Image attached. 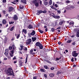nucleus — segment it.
I'll return each instance as SVG.
<instances>
[{
	"mask_svg": "<svg viewBox=\"0 0 79 79\" xmlns=\"http://www.w3.org/2000/svg\"><path fill=\"white\" fill-rule=\"evenodd\" d=\"M19 65L20 66H23V62L21 61H20L19 62Z\"/></svg>",
	"mask_w": 79,
	"mask_h": 79,
	"instance_id": "18",
	"label": "nucleus"
},
{
	"mask_svg": "<svg viewBox=\"0 0 79 79\" xmlns=\"http://www.w3.org/2000/svg\"><path fill=\"white\" fill-rule=\"evenodd\" d=\"M41 45V44H40V43L39 42H36L35 44V45L36 46H38V47L39 46Z\"/></svg>",
	"mask_w": 79,
	"mask_h": 79,
	"instance_id": "9",
	"label": "nucleus"
},
{
	"mask_svg": "<svg viewBox=\"0 0 79 79\" xmlns=\"http://www.w3.org/2000/svg\"><path fill=\"white\" fill-rule=\"evenodd\" d=\"M16 1H14L13 2H11V3H13V4H14V5L16 4Z\"/></svg>",
	"mask_w": 79,
	"mask_h": 79,
	"instance_id": "34",
	"label": "nucleus"
},
{
	"mask_svg": "<svg viewBox=\"0 0 79 79\" xmlns=\"http://www.w3.org/2000/svg\"><path fill=\"white\" fill-rule=\"evenodd\" d=\"M66 3H70V1L68 0L67 1H66Z\"/></svg>",
	"mask_w": 79,
	"mask_h": 79,
	"instance_id": "44",
	"label": "nucleus"
},
{
	"mask_svg": "<svg viewBox=\"0 0 79 79\" xmlns=\"http://www.w3.org/2000/svg\"><path fill=\"white\" fill-rule=\"evenodd\" d=\"M35 34V32L34 31V30H33L32 32L30 33V35H34Z\"/></svg>",
	"mask_w": 79,
	"mask_h": 79,
	"instance_id": "10",
	"label": "nucleus"
},
{
	"mask_svg": "<svg viewBox=\"0 0 79 79\" xmlns=\"http://www.w3.org/2000/svg\"><path fill=\"white\" fill-rule=\"evenodd\" d=\"M58 45H61V43L60 41H59L58 43Z\"/></svg>",
	"mask_w": 79,
	"mask_h": 79,
	"instance_id": "53",
	"label": "nucleus"
},
{
	"mask_svg": "<svg viewBox=\"0 0 79 79\" xmlns=\"http://www.w3.org/2000/svg\"><path fill=\"white\" fill-rule=\"evenodd\" d=\"M20 35L19 34L17 36V39H19V36Z\"/></svg>",
	"mask_w": 79,
	"mask_h": 79,
	"instance_id": "46",
	"label": "nucleus"
},
{
	"mask_svg": "<svg viewBox=\"0 0 79 79\" xmlns=\"http://www.w3.org/2000/svg\"><path fill=\"white\" fill-rule=\"evenodd\" d=\"M13 47H10L9 48V50H11V49H12Z\"/></svg>",
	"mask_w": 79,
	"mask_h": 79,
	"instance_id": "51",
	"label": "nucleus"
},
{
	"mask_svg": "<svg viewBox=\"0 0 79 79\" xmlns=\"http://www.w3.org/2000/svg\"><path fill=\"white\" fill-rule=\"evenodd\" d=\"M63 21H60V22H59V25H62L63 24Z\"/></svg>",
	"mask_w": 79,
	"mask_h": 79,
	"instance_id": "23",
	"label": "nucleus"
},
{
	"mask_svg": "<svg viewBox=\"0 0 79 79\" xmlns=\"http://www.w3.org/2000/svg\"><path fill=\"white\" fill-rule=\"evenodd\" d=\"M39 47L40 48V49H41V50H42L43 49V45H42V44H41Z\"/></svg>",
	"mask_w": 79,
	"mask_h": 79,
	"instance_id": "13",
	"label": "nucleus"
},
{
	"mask_svg": "<svg viewBox=\"0 0 79 79\" xmlns=\"http://www.w3.org/2000/svg\"><path fill=\"white\" fill-rule=\"evenodd\" d=\"M32 3L34 4H35V5L37 7V6H39V3L37 2V0H35L33 1Z\"/></svg>",
	"mask_w": 79,
	"mask_h": 79,
	"instance_id": "2",
	"label": "nucleus"
},
{
	"mask_svg": "<svg viewBox=\"0 0 79 79\" xmlns=\"http://www.w3.org/2000/svg\"><path fill=\"white\" fill-rule=\"evenodd\" d=\"M72 42V40H69L67 41V43H71Z\"/></svg>",
	"mask_w": 79,
	"mask_h": 79,
	"instance_id": "30",
	"label": "nucleus"
},
{
	"mask_svg": "<svg viewBox=\"0 0 79 79\" xmlns=\"http://www.w3.org/2000/svg\"><path fill=\"white\" fill-rule=\"evenodd\" d=\"M55 30H55V28L53 27L51 29V31H52V32H55Z\"/></svg>",
	"mask_w": 79,
	"mask_h": 79,
	"instance_id": "29",
	"label": "nucleus"
},
{
	"mask_svg": "<svg viewBox=\"0 0 79 79\" xmlns=\"http://www.w3.org/2000/svg\"><path fill=\"white\" fill-rule=\"evenodd\" d=\"M27 41H28L26 42V44H27V45H29V44L31 43L32 40L31 39H29L27 40Z\"/></svg>",
	"mask_w": 79,
	"mask_h": 79,
	"instance_id": "4",
	"label": "nucleus"
},
{
	"mask_svg": "<svg viewBox=\"0 0 79 79\" xmlns=\"http://www.w3.org/2000/svg\"><path fill=\"white\" fill-rule=\"evenodd\" d=\"M39 1L40 2V5H42V1H40V0H39Z\"/></svg>",
	"mask_w": 79,
	"mask_h": 79,
	"instance_id": "60",
	"label": "nucleus"
},
{
	"mask_svg": "<svg viewBox=\"0 0 79 79\" xmlns=\"http://www.w3.org/2000/svg\"><path fill=\"white\" fill-rule=\"evenodd\" d=\"M77 36L78 37H79V30H78L77 33Z\"/></svg>",
	"mask_w": 79,
	"mask_h": 79,
	"instance_id": "25",
	"label": "nucleus"
},
{
	"mask_svg": "<svg viewBox=\"0 0 79 79\" xmlns=\"http://www.w3.org/2000/svg\"><path fill=\"white\" fill-rule=\"evenodd\" d=\"M12 47L13 48V50H15V45H12Z\"/></svg>",
	"mask_w": 79,
	"mask_h": 79,
	"instance_id": "42",
	"label": "nucleus"
},
{
	"mask_svg": "<svg viewBox=\"0 0 79 79\" xmlns=\"http://www.w3.org/2000/svg\"><path fill=\"white\" fill-rule=\"evenodd\" d=\"M33 50L31 49L30 51V54L34 55V54H35V53L33 52Z\"/></svg>",
	"mask_w": 79,
	"mask_h": 79,
	"instance_id": "14",
	"label": "nucleus"
},
{
	"mask_svg": "<svg viewBox=\"0 0 79 79\" xmlns=\"http://www.w3.org/2000/svg\"><path fill=\"white\" fill-rule=\"evenodd\" d=\"M42 13H47V10H44V11H42Z\"/></svg>",
	"mask_w": 79,
	"mask_h": 79,
	"instance_id": "37",
	"label": "nucleus"
},
{
	"mask_svg": "<svg viewBox=\"0 0 79 79\" xmlns=\"http://www.w3.org/2000/svg\"><path fill=\"white\" fill-rule=\"evenodd\" d=\"M46 61V62H47V63H50V64L51 63H52L51 62H50L49 60H47Z\"/></svg>",
	"mask_w": 79,
	"mask_h": 79,
	"instance_id": "36",
	"label": "nucleus"
},
{
	"mask_svg": "<svg viewBox=\"0 0 79 79\" xmlns=\"http://www.w3.org/2000/svg\"><path fill=\"white\" fill-rule=\"evenodd\" d=\"M8 40V39L6 37H5L4 40V41L5 42H6L7 41V40Z\"/></svg>",
	"mask_w": 79,
	"mask_h": 79,
	"instance_id": "40",
	"label": "nucleus"
},
{
	"mask_svg": "<svg viewBox=\"0 0 79 79\" xmlns=\"http://www.w3.org/2000/svg\"><path fill=\"white\" fill-rule=\"evenodd\" d=\"M11 54H13L14 53V50H13L11 51Z\"/></svg>",
	"mask_w": 79,
	"mask_h": 79,
	"instance_id": "49",
	"label": "nucleus"
},
{
	"mask_svg": "<svg viewBox=\"0 0 79 79\" xmlns=\"http://www.w3.org/2000/svg\"><path fill=\"white\" fill-rule=\"evenodd\" d=\"M4 54L5 55V56H8V53H7V52H5L4 53Z\"/></svg>",
	"mask_w": 79,
	"mask_h": 79,
	"instance_id": "41",
	"label": "nucleus"
},
{
	"mask_svg": "<svg viewBox=\"0 0 79 79\" xmlns=\"http://www.w3.org/2000/svg\"><path fill=\"white\" fill-rule=\"evenodd\" d=\"M54 76H55V74L53 73H51L49 74V76L51 77H54Z\"/></svg>",
	"mask_w": 79,
	"mask_h": 79,
	"instance_id": "11",
	"label": "nucleus"
},
{
	"mask_svg": "<svg viewBox=\"0 0 79 79\" xmlns=\"http://www.w3.org/2000/svg\"><path fill=\"white\" fill-rule=\"evenodd\" d=\"M71 60V61H72V62H73V61H74V58L72 57V58Z\"/></svg>",
	"mask_w": 79,
	"mask_h": 79,
	"instance_id": "50",
	"label": "nucleus"
},
{
	"mask_svg": "<svg viewBox=\"0 0 79 79\" xmlns=\"http://www.w3.org/2000/svg\"><path fill=\"white\" fill-rule=\"evenodd\" d=\"M19 8L21 9H23V8H24V7L23 6H20L19 7Z\"/></svg>",
	"mask_w": 79,
	"mask_h": 79,
	"instance_id": "31",
	"label": "nucleus"
},
{
	"mask_svg": "<svg viewBox=\"0 0 79 79\" xmlns=\"http://www.w3.org/2000/svg\"><path fill=\"white\" fill-rule=\"evenodd\" d=\"M14 20L16 21V20H18V16L17 15H14L13 17Z\"/></svg>",
	"mask_w": 79,
	"mask_h": 79,
	"instance_id": "6",
	"label": "nucleus"
},
{
	"mask_svg": "<svg viewBox=\"0 0 79 79\" xmlns=\"http://www.w3.org/2000/svg\"><path fill=\"white\" fill-rule=\"evenodd\" d=\"M4 60H7V58H4Z\"/></svg>",
	"mask_w": 79,
	"mask_h": 79,
	"instance_id": "64",
	"label": "nucleus"
},
{
	"mask_svg": "<svg viewBox=\"0 0 79 79\" xmlns=\"http://www.w3.org/2000/svg\"><path fill=\"white\" fill-rule=\"evenodd\" d=\"M36 37H34V38H32V41L33 42H34V41H35V40H36Z\"/></svg>",
	"mask_w": 79,
	"mask_h": 79,
	"instance_id": "24",
	"label": "nucleus"
},
{
	"mask_svg": "<svg viewBox=\"0 0 79 79\" xmlns=\"http://www.w3.org/2000/svg\"><path fill=\"white\" fill-rule=\"evenodd\" d=\"M23 32L24 34H27V30L26 29H23Z\"/></svg>",
	"mask_w": 79,
	"mask_h": 79,
	"instance_id": "15",
	"label": "nucleus"
},
{
	"mask_svg": "<svg viewBox=\"0 0 79 79\" xmlns=\"http://www.w3.org/2000/svg\"><path fill=\"white\" fill-rule=\"evenodd\" d=\"M44 5L45 6L47 5H48V2H47V1H44Z\"/></svg>",
	"mask_w": 79,
	"mask_h": 79,
	"instance_id": "20",
	"label": "nucleus"
},
{
	"mask_svg": "<svg viewBox=\"0 0 79 79\" xmlns=\"http://www.w3.org/2000/svg\"><path fill=\"white\" fill-rule=\"evenodd\" d=\"M21 2L22 3H24V4H26V0H22Z\"/></svg>",
	"mask_w": 79,
	"mask_h": 79,
	"instance_id": "21",
	"label": "nucleus"
},
{
	"mask_svg": "<svg viewBox=\"0 0 79 79\" xmlns=\"http://www.w3.org/2000/svg\"><path fill=\"white\" fill-rule=\"evenodd\" d=\"M14 28H15V26L13 27L10 29V31H12L14 29Z\"/></svg>",
	"mask_w": 79,
	"mask_h": 79,
	"instance_id": "27",
	"label": "nucleus"
},
{
	"mask_svg": "<svg viewBox=\"0 0 79 79\" xmlns=\"http://www.w3.org/2000/svg\"><path fill=\"white\" fill-rule=\"evenodd\" d=\"M56 60L57 61H58V60H60V58H56Z\"/></svg>",
	"mask_w": 79,
	"mask_h": 79,
	"instance_id": "62",
	"label": "nucleus"
},
{
	"mask_svg": "<svg viewBox=\"0 0 79 79\" xmlns=\"http://www.w3.org/2000/svg\"><path fill=\"white\" fill-rule=\"evenodd\" d=\"M3 13L4 14H5L6 13V11L5 10H3Z\"/></svg>",
	"mask_w": 79,
	"mask_h": 79,
	"instance_id": "55",
	"label": "nucleus"
},
{
	"mask_svg": "<svg viewBox=\"0 0 79 79\" xmlns=\"http://www.w3.org/2000/svg\"><path fill=\"white\" fill-rule=\"evenodd\" d=\"M54 6H55L56 7V8H57V7H58V6L57 4H55Z\"/></svg>",
	"mask_w": 79,
	"mask_h": 79,
	"instance_id": "59",
	"label": "nucleus"
},
{
	"mask_svg": "<svg viewBox=\"0 0 79 79\" xmlns=\"http://www.w3.org/2000/svg\"><path fill=\"white\" fill-rule=\"evenodd\" d=\"M44 68H45V69H48V67L47 66H46V65H44Z\"/></svg>",
	"mask_w": 79,
	"mask_h": 79,
	"instance_id": "32",
	"label": "nucleus"
},
{
	"mask_svg": "<svg viewBox=\"0 0 79 79\" xmlns=\"http://www.w3.org/2000/svg\"><path fill=\"white\" fill-rule=\"evenodd\" d=\"M14 8L12 6H10L9 8V9H8V11L9 12H11L12 11H13Z\"/></svg>",
	"mask_w": 79,
	"mask_h": 79,
	"instance_id": "5",
	"label": "nucleus"
},
{
	"mask_svg": "<svg viewBox=\"0 0 79 79\" xmlns=\"http://www.w3.org/2000/svg\"><path fill=\"white\" fill-rule=\"evenodd\" d=\"M27 58H28V55L27 54V57L26 59V61L25 63L26 64L27 63Z\"/></svg>",
	"mask_w": 79,
	"mask_h": 79,
	"instance_id": "19",
	"label": "nucleus"
},
{
	"mask_svg": "<svg viewBox=\"0 0 79 79\" xmlns=\"http://www.w3.org/2000/svg\"><path fill=\"white\" fill-rule=\"evenodd\" d=\"M61 29V27H59L57 28L56 30H57V29Z\"/></svg>",
	"mask_w": 79,
	"mask_h": 79,
	"instance_id": "56",
	"label": "nucleus"
},
{
	"mask_svg": "<svg viewBox=\"0 0 79 79\" xmlns=\"http://www.w3.org/2000/svg\"><path fill=\"white\" fill-rule=\"evenodd\" d=\"M20 47H21V49H20V50L21 51V50H23V47H24V46H23V45H20Z\"/></svg>",
	"mask_w": 79,
	"mask_h": 79,
	"instance_id": "22",
	"label": "nucleus"
},
{
	"mask_svg": "<svg viewBox=\"0 0 79 79\" xmlns=\"http://www.w3.org/2000/svg\"><path fill=\"white\" fill-rule=\"evenodd\" d=\"M9 50H8V49H6V50H5V52L6 53H8V51H9Z\"/></svg>",
	"mask_w": 79,
	"mask_h": 79,
	"instance_id": "35",
	"label": "nucleus"
},
{
	"mask_svg": "<svg viewBox=\"0 0 79 79\" xmlns=\"http://www.w3.org/2000/svg\"><path fill=\"white\" fill-rule=\"evenodd\" d=\"M60 73H61V72H58L57 73V75H58V74H60Z\"/></svg>",
	"mask_w": 79,
	"mask_h": 79,
	"instance_id": "58",
	"label": "nucleus"
},
{
	"mask_svg": "<svg viewBox=\"0 0 79 79\" xmlns=\"http://www.w3.org/2000/svg\"><path fill=\"white\" fill-rule=\"evenodd\" d=\"M55 25L56 26V25H58V22H56L55 23Z\"/></svg>",
	"mask_w": 79,
	"mask_h": 79,
	"instance_id": "57",
	"label": "nucleus"
},
{
	"mask_svg": "<svg viewBox=\"0 0 79 79\" xmlns=\"http://www.w3.org/2000/svg\"><path fill=\"white\" fill-rule=\"evenodd\" d=\"M15 40V38H13L12 39H11V41H13V40Z\"/></svg>",
	"mask_w": 79,
	"mask_h": 79,
	"instance_id": "63",
	"label": "nucleus"
},
{
	"mask_svg": "<svg viewBox=\"0 0 79 79\" xmlns=\"http://www.w3.org/2000/svg\"><path fill=\"white\" fill-rule=\"evenodd\" d=\"M37 77L35 76L33 77V79H37Z\"/></svg>",
	"mask_w": 79,
	"mask_h": 79,
	"instance_id": "48",
	"label": "nucleus"
},
{
	"mask_svg": "<svg viewBox=\"0 0 79 79\" xmlns=\"http://www.w3.org/2000/svg\"><path fill=\"white\" fill-rule=\"evenodd\" d=\"M5 71L6 73L7 74L8 76H15L14 73L13 71V69H12V68H9L7 70H5Z\"/></svg>",
	"mask_w": 79,
	"mask_h": 79,
	"instance_id": "1",
	"label": "nucleus"
},
{
	"mask_svg": "<svg viewBox=\"0 0 79 79\" xmlns=\"http://www.w3.org/2000/svg\"><path fill=\"white\" fill-rule=\"evenodd\" d=\"M76 51H74L72 52V56L74 57H76L78 55V53H76Z\"/></svg>",
	"mask_w": 79,
	"mask_h": 79,
	"instance_id": "3",
	"label": "nucleus"
},
{
	"mask_svg": "<svg viewBox=\"0 0 79 79\" xmlns=\"http://www.w3.org/2000/svg\"><path fill=\"white\" fill-rule=\"evenodd\" d=\"M54 18H56V19H59L60 18V17L58 15H57L56 16H54Z\"/></svg>",
	"mask_w": 79,
	"mask_h": 79,
	"instance_id": "17",
	"label": "nucleus"
},
{
	"mask_svg": "<svg viewBox=\"0 0 79 79\" xmlns=\"http://www.w3.org/2000/svg\"><path fill=\"white\" fill-rule=\"evenodd\" d=\"M40 71L41 72H45V69H40Z\"/></svg>",
	"mask_w": 79,
	"mask_h": 79,
	"instance_id": "26",
	"label": "nucleus"
},
{
	"mask_svg": "<svg viewBox=\"0 0 79 79\" xmlns=\"http://www.w3.org/2000/svg\"><path fill=\"white\" fill-rule=\"evenodd\" d=\"M37 12L36 13V15H39L40 14L42 13V10H37Z\"/></svg>",
	"mask_w": 79,
	"mask_h": 79,
	"instance_id": "8",
	"label": "nucleus"
},
{
	"mask_svg": "<svg viewBox=\"0 0 79 79\" xmlns=\"http://www.w3.org/2000/svg\"><path fill=\"white\" fill-rule=\"evenodd\" d=\"M14 23V22H9V23L10 24H13Z\"/></svg>",
	"mask_w": 79,
	"mask_h": 79,
	"instance_id": "38",
	"label": "nucleus"
},
{
	"mask_svg": "<svg viewBox=\"0 0 79 79\" xmlns=\"http://www.w3.org/2000/svg\"><path fill=\"white\" fill-rule=\"evenodd\" d=\"M10 54L11 57H13V54H11V53H10Z\"/></svg>",
	"mask_w": 79,
	"mask_h": 79,
	"instance_id": "54",
	"label": "nucleus"
},
{
	"mask_svg": "<svg viewBox=\"0 0 79 79\" xmlns=\"http://www.w3.org/2000/svg\"><path fill=\"white\" fill-rule=\"evenodd\" d=\"M57 12L59 14H60V13H61V10H57Z\"/></svg>",
	"mask_w": 79,
	"mask_h": 79,
	"instance_id": "39",
	"label": "nucleus"
},
{
	"mask_svg": "<svg viewBox=\"0 0 79 79\" xmlns=\"http://www.w3.org/2000/svg\"><path fill=\"white\" fill-rule=\"evenodd\" d=\"M2 24L4 25L6 24V21L5 20H3L2 21Z\"/></svg>",
	"mask_w": 79,
	"mask_h": 79,
	"instance_id": "12",
	"label": "nucleus"
},
{
	"mask_svg": "<svg viewBox=\"0 0 79 79\" xmlns=\"http://www.w3.org/2000/svg\"><path fill=\"white\" fill-rule=\"evenodd\" d=\"M52 4V0H50L49 2V5H51Z\"/></svg>",
	"mask_w": 79,
	"mask_h": 79,
	"instance_id": "28",
	"label": "nucleus"
},
{
	"mask_svg": "<svg viewBox=\"0 0 79 79\" xmlns=\"http://www.w3.org/2000/svg\"><path fill=\"white\" fill-rule=\"evenodd\" d=\"M44 77H46V78H47V75L46 74H44Z\"/></svg>",
	"mask_w": 79,
	"mask_h": 79,
	"instance_id": "52",
	"label": "nucleus"
},
{
	"mask_svg": "<svg viewBox=\"0 0 79 79\" xmlns=\"http://www.w3.org/2000/svg\"><path fill=\"white\" fill-rule=\"evenodd\" d=\"M45 30L46 32H47V31H48V28H45Z\"/></svg>",
	"mask_w": 79,
	"mask_h": 79,
	"instance_id": "61",
	"label": "nucleus"
},
{
	"mask_svg": "<svg viewBox=\"0 0 79 79\" xmlns=\"http://www.w3.org/2000/svg\"><path fill=\"white\" fill-rule=\"evenodd\" d=\"M23 50H25V51H27V48L26 47H24Z\"/></svg>",
	"mask_w": 79,
	"mask_h": 79,
	"instance_id": "33",
	"label": "nucleus"
},
{
	"mask_svg": "<svg viewBox=\"0 0 79 79\" xmlns=\"http://www.w3.org/2000/svg\"><path fill=\"white\" fill-rule=\"evenodd\" d=\"M75 42H74L73 43L72 45H76V44L75 43Z\"/></svg>",
	"mask_w": 79,
	"mask_h": 79,
	"instance_id": "47",
	"label": "nucleus"
},
{
	"mask_svg": "<svg viewBox=\"0 0 79 79\" xmlns=\"http://www.w3.org/2000/svg\"><path fill=\"white\" fill-rule=\"evenodd\" d=\"M6 0H3L2 2L3 3H6Z\"/></svg>",
	"mask_w": 79,
	"mask_h": 79,
	"instance_id": "45",
	"label": "nucleus"
},
{
	"mask_svg": "<svg viewBox=\"0 0 79 79\" xmlns=\"http://www.w3.org/2000/svg\"><path fill=\"white\" fill-rule=\"evenodd\" d=\"M38 31L40 32V33H41V34H42L44 32V31L40 30V29H38Z\"/></svg>",
	"mask_w": 79,
	"mask_h": 79,
	"instance_id": "16",
	"label": "nucleus"
},
{
	"mask_svg": "<svg viewBox=\"0 0 79 79\" xmlns=\"http://www.w3.org/2000/svg\"><path fill=\"white\" fill-rule=\"evenodd\" d=\"M55 69V68L54 67H52L51 68V70H54V69Z\"/></svg>",
	"mask_w": 79,
	"mask_h": 79,
	"instance_id": "43",
	"label": "nucleus"
},
{
	"mask_svg": "<svg viewBox=\"0 0 79 79\" xmlns=\"http://www.w3.org/2000/svg\"><path fill=\"white\" fill-rule=\"evenodd\" d=\"M27 27L29 29H32V28H33V27L32 25L31 24H29V25L27 26Z\"/></svg>",
	"mask_w": 79,
	"mask_h": 79,
	"instance_id": "7",
	"label": "nucleus"
}]
</instances>
